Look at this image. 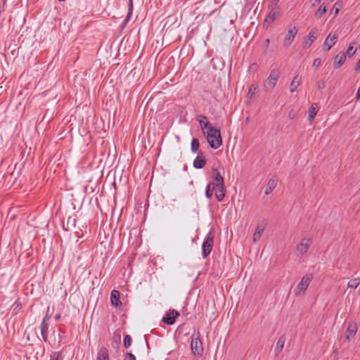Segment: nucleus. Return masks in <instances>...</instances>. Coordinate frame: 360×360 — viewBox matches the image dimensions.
Returning <instances> with one entry per match:
<instances>
[{
    "label": "nucleus",
    "instance_id": "obj_25",
    "mask_svg": "<svg viewBox=\"0 0 360 360\" xmlns=\"http://www.w3.org/2000/svg\"><path fill=\"white\" fill-rule=\"evenodd\" d=\"M40 328L43 340L46 342L48 341L49 323L42 321L40 326Z\"/></svg>",
    "mask_w": 360,
    "mask_h": 360
},
{
    "label": "nucleus",
    "instance_id": "obj_11",
    "mask_svg": "<svg viewBox=\"0 0 360 360\" xmlns=\"http://www.w3.org/2000/svg\"><path fill=\"white\" fill-rule=\"evenodd\" d=\"M346 60V54L343 52H340L334 58L333 66L335 69L340 68Z\"/></svg>",
    "mask_w": 360,
    "mask_h": 360
},
{
    "label": "nucleus",
    "instance_id": "obj_15",
    "mask_svg": "<svg viewBox=\"0 0 360 360\" xmlns=\"http://www.w3.org/2000/svg\"><path fill=\"white\" fill-rule=\"evenodd\" d=\"M213 179L216 183H213L214 185H219L224 184V179L221 176L219 170L217 168H212Z\"/></svg>",
    "mask_w": 360,
    "mask_h": 360
},
{
    "label": "nucleus",
    "instance_id": "obj_34",
    "mask_svg": "<svg viewBox=\"0 0 360 360\" xmlns=\"http://www.w3.org/2000/svg\"><path fill=\"white\" fill-rule=\"evenodd\" d=\"M356 51V49H354V46L352 44H350L347 49V52L345 54H347L348 57L351 58L354 56Z\"/></svg>",
    "mask_w": 360,
    "mask_h": 360
},
{
    "label": "nucleus",
    "instance_id": "obj_21",
    "mask_svg": "<svg viewBox=\"0 0 360 360\" xmlns=\"http://www.w3.org/2000/svg\"><path fill=\"white\" fill-rule=\"evenodd\" d=\"M302 78L299 75H297L292 79L290 84V91L291 93H293L296 91L297 87L301 84Z\"/></svg>",
    "mask_w": 360,
    "mask_h": 360
},
{
    "label": "nucleus",
    "instance_id": "obj_47",
    "mask_svg": "<svg viewBox=\"0 0 360 360\" xmlns=\"http://www.w3.org/2000/svg\"><path fill=\"white\" fill-rule=\"evenodd\" d=\"M315 1L319 4L321 1V0H315Z\"/></svg>",
    "mask_w": 360,
    "mask_h": 360
},
{
    "label": "nucleus",
    "instance_id": "obj_14",
    "mask_svg": "<svg viewBox=\"0 0 360 360\" xmlns=\"http://www.w3.org/2000/svg\"><path fill=\"white\" fill-rule=\"evenodd\" d=\"M197 120L199 122L201 129L203 131V134H205V129H208L210 123L207 121V117L205 115H198L197 117Z\"/></svg>",
    "mask_w": 360,
    "mask_h": 360
},
{
    "label": "nucleus",
    "instance_id": "obj_35",
    "mask_svg": "<svg viewBox=\"0 0 360 360\" xmlns=\"http://www.w3.org/2000/svg\"><path fill=\"white\" fill-rule=\"evenodd\" d=\"M131 342H132V339H131V336L129 335H126L124 337L123 345H124V347L128 348L131 345Z\"/></svg>",
    "mask_w": 360,
    "mask_h": 360
},
{
    "label": "nucleus",
    "instance_id": "obj_1",
    "mask_svg": "<svg viewBox=\"0 0 360 360\" xmlns=\"http://www.w3.org/2000/svg\"><path fill=\"white\" fill-rule=\"evenodd\" d=\"M205 134L207 142L212 148L217 149L222 145L221 131L219 129L210 125Z\"/></svg>",
    "mask_w": 360,
    "mask_h": 360
},
{
    "label": "nucleus",
    "instance_id": "obj_26",
    "mask_svg": "<svg viewBox=\"0 0 360 360\" xmlns=\"http://www.w3.org/2000/svg\"><path fill=\"white\" fill-rule=\"evenodd\" d=\"M280 15V12L277 8H273L269 13L266 21L271 23Z\"/></svg>",
    "mask_w": 360,
    "mask_h": 360
},
{
    "label": "nucleus",
    "instance_id": "obj_19",
    "mask_svg": "<svg viewBox=\"0 0 360 360\" xmlns=\"http://www.w3.org/2000/svg\"><path fill=\"white\" fill-rule=\"evenodd\" d=\"M110 299L112 304L115 307H120L122 305V302L120 300V292L117 290H113L111 292Z\"/></svg>",
    "mask_w": 360,
    "mask_h": 360
},
{
    "label": "nucleus",
    "instance_id": "obj_41",
    "mask_svg": "<svg viewBox=\"0 0 360 360\" xmlns=\"http://www.w3.org/2000/svg\"><path fill=\"white\" fill-rule=\"evenodd\" d=\"M360 100V86L359 87L356 95V101H359Z\"/></svg>",
    "mask_w": 360,
    "mask_h": 360
},
{
    "label": "nucleus",
    "instance_id": "obj_24",
    "mask_svg": "<svg viewBox=\"0 0 360 360\" xmlns=\"http://www.w3.org/2000/svg\"><path fill=\"white\" fill-rule=\"evenodd\" d=\"M277 185V179L275 177L271 178L268 183L265 189V194L269 195L276 186Z\"/></svg>",
    "mask_w": 360,
    "mask_h": 360
},
{
    "label": "nucleus",
    "instance_id": "obj_6",
    "mask_svg": "<svg viewBox=\"0 0 360 360\" xmlns=\"http://www.w3.org/2000/svg\"><path fill=\"white\" fill-rule=\"evenodd\" d=\"M311 280H312L311 275L304 276L297 286L296 290L295 292V295L298 296V295H300L301 294L304 293L308 288Z\"/></svg>",
    "mask_w": 360,
    "mask_h": 360
},
{
    "label": "nucleus",
    "instance_id": "obj_42",
    "mask_svg": "<svg viewBox=\"0 0 360 360\" xmlns=\"http://www.w3.org/2000/svg\"><path fill=\"white\" fill-rule=\"evenodd\" d=\"M49 319H50V317L49 316V315H48V314H46V315L44 317V319H43L42 321H45V323H48V321H49Z\"/></svg>",
    "mask_w": 360,
    "mask_h": 360
},
{
    "label": "nucleus",
    "instance_id": "obj_3",
    "mask_svg": "<svg viewBox=\"0 0 360 360\" xmlns=\"http://www.w3.org/2000/svg\"><path fill=\"white\" fill-rule=\"evenodd\" d=\"M214 245V234L210 231L206 236L202 245V257L205 259L210 254Z\"/></svg>",
    "mask_w": 360,
    "mask_h": 360
},
{
    "label": "nucleus",
    "instance_id": "obj_29",
    "mask_svg": "<svg viewBox=\"0 0 360 360\" xmlns=\"http://www.w3.org/2000/svg\"><path fill=\"white\" fill-rule=\"evenodd\" d=\"M199 147H200V143H199L198 139H195V138L193 139L192 141H191V152L193 153H197V151L199 149Z\"/></svg>",
    "mask_w": 360,
    "mask_h": 360
},
{
    "label": "nucleus",
    "instance_id": "obj_20",
    "mask_svg": "<svg viewBox=\"0 0 360 360\" xmlns=\"http://www.w3.org/2000/svg\"><path fill=\"white\" fill-rule=\"evenodd\" d=\"M319 110V106L317 103H313L309 110V117L308 120L310 122V123H312L314 122V120L315 118V116L316 115L317 112Z\"/></svg>",
    "mask_w": 360,
    "mask_h": 360
},
{
    "label": "nucleus",
    "instance_id": "obj_37",
    "mask_svg": "<svg viewBox=\"0 0 360 360\" xmlns=\"http://www.w3.org/2000/svg\"><path fill=\"white\" fill-rule=\"evenodd\" d=\"M321 64V60L319 58H315L313 61V67L317 68Z\"/></svg>",
    "mask_w": 360,
    "mask_h": 360
},
{
    "label": "nucleus",
    "instance_id": "obj_2",
    "mask_svg": "<svg viewBox=\"0 0 360 360\" xmlns=\"http://www.w3.org/2000/svg\"><path fill=\"white\" fill-rule=\"evenodd\" d=\"M281 76V72L279 69L274 68L270 72L267 79L266 80L264 88L266 91L272 90L276 85L278 79Z\"/></svg>",
    "mask_w": 360,
    "mask_h": 360
},
{
    "label": "nucleus",
    "instance_id": "obj_46",
    "mask_svg": "<svg viewBox=\"0 0 360 360\" xmlns=\"http://www.w3.org/2000/svg\"><path fill=\"white\" fill-rule=\"evenodd\" d=\"M338 12H339V8H335V11H334L335 14H337Z\"/></svg>",
    "mask_w": 360,
    "mask_h": 360
},
{
    "label": "nucleus",
    "instance_id": "obj_31",
    "mask_svg": "<svg viewBox=\"0 0 360 360\" xmlns=\"http://www.w3.org/2000/svg\"><path fill=\"white\" fill-rule=\"evenodd\" d=\"M257 93V87L253 84H252L248 89V96L250 99H252L255 94Z\"/></svg>",
    "mask_w": 360,
    "mask_h": 360
},
{
    "label": "nucleus",
    "instance_id": "obj_39",
    "mask_svg": "<svg viewBox=\"0 0 360 360\" xmlns=\"http://www.w3.org/2000/svg\"><path fill=\"white\" fill-rule=\"evenodd\" d=\"M317 87L319 89H323L326 87V82L324 80H320L317 83Z\"/></svg>",
    "mask_w": 360,
    "mask_h": 360
},
{
    "label": "nucleus",
    "instance_id": "obj_44",
    "mask_svg": "<svg viewBox=\"0 0 360 360\" xmlns=\"http://www.w3.org/2000/svg\"><path fill=\"white\" fill-rule=\"evenodd\" d=\"M21 307H22L21 304H16V307H15V309H21Z\"/></svg>",
    "mask_w": 360,
    "mask_h": 360
},
{
    "label": "nucleus",
    "instance_id": "obj_30",
    "mask_svg": "<svg viewBox=\"0 0 360 360\" xmlns=\"http://www.w3.org/2000/svg\"><path fill=\"white\" fill-rule=\"evenodd\" d=\"M360 284V278H355L350 280L347 283V287L349 288H356Z\"/></svg>",
    "mask_w": 360,
    "mask_h": 360
},
{
    "label": "nucleus",
    "instance_id": "obj_45",
    "mask_svg": "<svg viewBox=\"0 0 360 360\" xmlns=\"http://www.w3.org/2000/svg\"><path fill=\"white\" fill-rule=\"evenodd\" d=\"M54 318H55V319L56 321H58V320H59L60 319V314H56Z\"/></svg>",
    "mask_w": 360,
    "mask_h": 360
},
{
    "label": "nucleus",
    "instance_id": "obj_9",
    "mask_svg": "<svg viewBox=\"0 0 360 360\" xmlns=\"http://www.w3.org/2000/svg\"><path fill=\"white\" fill-rule=\"evenodd\" d=\"M318 31L316 28H313L307 35L304 41V48H309L311 46L312 43L317 39Z\"/></svg>",
    "mask_w": 360,
    "mask_h": 360
},
{
    "label": "nucleus",
    "instance_id": "obj_13",
    "mask_svg": "<svg viewBox=\"0 0 360 360\" xmlns=\"http://www.w3.org/2000/svg\"><path fill=\"white\" fill-rule=\"evenodd\" d=\"M214 187L217 188L215 192V197L218 201L221 202L224 200L226 193V188L224 184L215 185Z\"/></svg>",
    "mask_w": 360,
    "mask_h": 360
},
{
    "label": "nucleus",
    "instance_id": "obj_7",
    "mask_svg": "<svg viewBox=\"0 0 360 360\" xmlns=\"http://www.w3.org/2000/svg\"><path fill=\"white\" fill-rule=\"evenodd\" d=\"M297 32L298 30L295 26L289 27L288 33L286 34L283 41L284 46H288L292 44L297 34Z\"/></svg>",
    "mask_w": 360,
    "mask_h": 360
},
{
    "label": "nucleus",
    "instance_id": "obj_43",
    "mask_svg": "<svg viewBox=\"0 0 360 360\" xmlns=\"http://www.w3.org/2000/svg\"><path fill=\"white\" fill-rule=\"evenodd\" d=\"M288 117L290 118V119H293L294 117H295V113L293 112H290L289 114H288Z\"/></svg>",
    "mask_w": 360,
    "mask_h": 360
},
{
    "label": "nucleus",
    "instance_id": "obj_17",
    "mask_svg": "<svg viewBox=\"0 0 360 360\" xmlns=\"http://www.w3.org/2000/svg\"><path fill=\"white\" fill-rule=\"evenodd\" d=\"M132 13H133V0H129L128 13H127V15L125 19L123 20V22L121 25L122 29L126 27V25H127V23L129 22V21L130 20Z\"/></svg>",
    "mask_w": 360,
    "mask_h": 360
},
{
    "label": "nucleus",
    "instance_id": "obj_38",
    "mask_svg": "<svg viewBox=\"0 0 360 360\" xmlns=\"http://www.w3.org/2000/svg\"><path fill=\"white\" fill-rule=\"evenodd\" d=\"M246 4L245 6L248 7L249 9H251L252 8V6L255 4L257 0H245Z\"/></svg>",
    "mask_w": 360,
    "mask_h": 360
},
{
    "label": "nucleus",
    "instance_id": "obj_27",
    "mask_svg": "<svg viewBox=\"0 0 360 360\" xmlns=\"http://www.w3.org/2000/svg\"><path fill=\"white\" fill-rule=\"evenodd\" d=\"M285 342V338L283 335L281 336L277 341V343H276V347L274 349L276 355H278V354L281 353V352L282 351V349L284 347Z\"/></svg>",
    "mask_w": 360,
    "mask_h": 360
},
{
    "label": "nucleus",
    "instance_id": "obj_10",
    "mask_svg": "<svg viewBox=\"0 0 360 360\" xmlns=\"http://www.w3.org/2000/svg\"><path fill=\"white\" fill-rule=\"evenodd\" d=\"M207 160L203 154L200 152L193 161V167L195 169H202L206 165Z\"/></svg>",
    "mask_w": 360,
    "mask_h": 360
},
{
    "label": "nucleus",
    "instance_id": "obj_23",
    "mask_svg": "<svg viewBox=\"0 0 360 360\" xmlns=\"http://www.w3.org/2000/svg\"><path fill=\"white\" fill-rule=\"evenodd\" d=\"M264 229H265L264 224H258L257 226L256 231L253 235V238H252L254 243H256L257 241H258L260 239Z\"/></svg>",
    "mask_w": 360,
    "mask_h": 360
},
{
    "label": "nucleus",
    "instance_id": "obj_40",
    "mask_svg": "<svg viewBox=\"0 0 360 360\" xmlns=\"http://www.w3.org/2000/svg\"><path fill=\"white\" fill-rule=\"evenodd\" d=\"M354 70L355 72H360V59L359 60V61L357 62L356 65L354 66Z\"/></svg>",
    "mask_w": 360,
    "mask_h": 360
},
{
    "label": "nucleus",
    "instance_id": "obj_22",
    "mask_svg": "<svg viewBox=\"0 0 360 360\" xmlns=\"http://www.w3.org/2000/svg\"><path fill=\"white\" fill-rule=\"evenodd\" d=\"M96 360H110L109 352L106 347H101L98 352Z\"/></svg>",
    "mask_w": 360,
    "mask_h": 360
},
{
    "label": "nucleus",
    "instance_id": "obj_18",
    "mask_svg": "<svg viewBox=\"0 0 360 360\" xmlns=\"http://www.w3.org/2000/svg\"><path fill=\"white\" fill-rule=\"evenodd\" d=\"M132 13H133V0H129L128 13H127V15L125 19L123 20V22L121 25L122 29L126 27V25H127V23L129 22V21L130 20Z\"/></svg>",
    "mask_w": 360,
    "mask_h": 360
},
{
    "label": "nucleus",
    "instance_id": "obj_8",
    "mask_svg": "<svg viewBox=\"0 0 360 360\" xmlns=\"http://www.w3.org/2000/svg\"><path fill=\"white\" fill-rule=\"evenodd\" d=\"M179 316V313L177 311L174 309H170L167 313L166 316L162 318V321L163 323L167 325H172L174 323L176 318Z\"/></svg>",
    "mask_w": 360,
    "mask_h": 360
},
{
    "label": "nucleus",
    "instance_id": "obj_12",
    "mask_svg": "<svg viewBox=\"0 0 360 360\" xmlns=\"http://www.w3.org/2000/svg\"><path fill=\"white\" fill-rule=\"evenodd\" d=\"M338 38V36L337 34H329V35L327 37L324 41V46H327V51H329L332 48V46L336 44Z\"/></svg>",
    "mask_w": 360,
    "mask_h": 360
},
{
    "label": "nucleus",
    "instance_id": "obj_28",
    "mask_svg": "<svg viewBox=\"0 0 360 360\" xmlns=\"http://www.w3.org/2000/svg\"><path fill=\"white\" fill-rule=\"evenodd\" d=\"M214 188V184L209 183L207 184L205 189V196L207 198H211L213 195V189Z\"/></svg>",
    "mask_w": 360,
    "mask_h": 360
},
{
    "label": "nucleus",
    "instance_id": "obj_4",
    "mask_svg": "<svg viewBox=\"0 0 360 360\" xmlns=\"http://www.w3.org/2000/svg\"><path fill=\"white\" fill-rule=\"evenodd\" d=\"M191 347L194 355L201 356L202 354L203 347L200 332L193 335Z\"/></svg>",
    "mask_w": 360,
    "mask_h": 360
},
{
    "label": "nucleus",
    "instance_id": "obj_33",
    "mask_svg": "<svg viewBox=\"0 0 360 360\" xmlns=\"http://www.w3.org/2000/svg\"><path fill=\"white\" fill-rule=\"evenodd\" d=\"M50 360H63L61 352H55L51 355Z\"/></svg>",
    "mask_w": 360,
    "mask_h": 360
},
{
    "label": "nucleus",
    "instance_id": "obj_5",
    "mask_svg": "<svg viewBox=\"0 0 360 360\" xmlns=\"http://www.w3.org/2000/svg\"><path fill=\"white\" fill-rule=\"evenodd\" d=\"M311 244L312 240L311 238L304 237L303 238H302V240L297 244L296 248L297 255L300 257H302L303 255H306Z\"/></svg>",
    "mask_w": 360,
    "mask_h": 360
},
{
    "label": "nucleus",
    "instance_id": "obj_36",
    "mask_svg": "<svg viewBox=\"0 0 360 360\" xmlns=\"http://www.w3.org/2000/svg\"><path fill=\"white\" fill-rule=\"evenodd\" d=\"M124 360H136V356L131 352H127L124 356Z\"/></svg>",
    "mask_w": 360,
    "mask_h": 360
},
{
    "label": "nucleus",
    "instance_id": "obj_32",
    "mask_svg": "<svg viewBox=\"0 0 360 360\" xmlns=\"http://www.w3.org/2000/svg\"><path fill=\"white\" fill-rule=\"evenodd\" d=\"M326 12V7L321 5L316 11L315 15L316 18H320Z\"/></svg>",
    "mask_w": 360,
    "mask_h": 360
},
{
    "label": "nucleus",
    "instance_id": "obj_16",
    "mask_svg": "<svg viewBox=\"0 0 360 360\" xmlns=\"http://www.w3.org/2000/svg\"><path fill=\"white\" fill-rule=\"evenodd\" d=\"M357 331V326L354 322H349L347 329L346 339L350 340L351 337H354Z\"/></svg>",
    "mask_w": 360,
    "mask_h": 360
}]
</instances>
